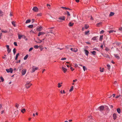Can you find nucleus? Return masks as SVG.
<instances>
[{
    "mask_svg": "<svg viewBox=\"0 0 122 122\" xmlns=\"http://www.w3.org/2000/svg\"><path fill=\"white\" fill-rule=\"evenodd\" d=\"M32 85V84L30 83V82L27 81L25 84V86L27 88H29Z\"/></svg>",
    "mask_w": 122,
    "mask_h": 122,
    "instance_id": "obj_1",
    "label": "nucleus"
},
{
    "mask_svg": "<svg viewBox=\"0 0 122 122\" xmlns=\"http://www.w3.org/2000/svg\"><path fill=\"white\" fill-rule=\"evenodd\" d=\"M104 107L103 106H100L97 109H96V110H99L101 112L102 111L104 110Z\"/></svg>",
    "mask_w": 122,
    "mask_h": 122,
    "instance_id": "obj_2",
    "label": "nucleus"
},
{
    "mask_svg": "<svg viewBox=\"0 0 122 122\" xmlns=\"http://www.w3.org/2000/svg\"><path fill=\"white\" fill-rule=\"evenodd\" d=\"M32 70L31 72V73H33L36 70L38 69V67H37L36 66H33L32 67Z\"/></svg>",
    "mask_w": 122,
    "mask_h": 122,
    "instance_id": "obj_3",
    "label": "nucleus"
},
{
    "mask_svg": "<svg viewBox=\"0 0 122 122\" xmlns=\"http://www.w3.org/2000/svg\"><path fill=\"white\" fill-rule=\"evenodd\" d=\"M6 71L8 73L10 72L11 73H12L13 72V70L12 68H10L9 69H6Z\"/></svg>",
    "mask_w": 122,
    "mask_h": 122,
    "instance_id": "obj_4",
    "label": "nucleus"
},
{
    "mask_svg": "<svg viewBox=\"0 0 122 122\" xmlns=\"http://www.w3.org/2000/svg\"><path fill=\"white\" fill-rule=\"evenodd\" d=\"M65 17V16H61L58 19L60 20L59 21L60 22L61 21V20H64Z\"/></svg>",
    "mask_w": 122,
    "mask_h": 122,
    "instance_id": "obj_5",
    "label": "nucleus"
},
{
    "mask_svg": "<svg viewBox=\"0 0 122 122\" xmlns=\"http://www.w3.org/2000/svg\"><path fill=\"white\" fill-rule=\"evenodd\" d=\"M32 10L35 12H37L38 11V8L36 6L34 7L32 9Z\"/></svg>",
    "mask_w": 122,
    "mask_h": 122,
    "instance_id": "obj_6",
    "label": "nucleus"
},
{
    "mask_svg": "<svg viewBox=\"0 0 122 122\" xmlns=\"http://www.w3.org/2000/svg\"><path fill=\"white\" fill-rule=\"evenodd\" d=\"M62 69L64 73H66L67 70V69L63 66L62 67Z\"/></svg>",
    "mask_w": 122,
    "mask_h": 122,
    "instance_id": "obj_7",
    "label": "nucleus"
},
{
    "mask_svg": "<svg viewBox=\"0 0 122 122\" xmlns=\"http://www.w3.org/2000/svg\"><path fill=\"white\" fill-rule=\"evenodd\" d=\"M26 70L25 69H24L22 70V74L23 75H24L26 73Z\"/></svg>",
    "mask_w": 122,
    "mask_h": 122,
    "instance_id": "obj_8",
    "label": "nucleus"
},
{
    "mask_svg": "<svg viewBox=\"0 0 122 122\" xmlns=\"http://www.w3.org/2000/svg\"><path fill=\"white\" fill-rule=\"evenodd\" d=\"M113 117L114 120L116 119L117 117V115L115 113H114L113 115Z\"/></svg>",
    "mask_w": 122,
    "mask_h": 122,
    "instance_id": "obj_9",
    "label": "nucleus"
},
{
    "mask_svg": "<svg viewBox=\"0 0 122 122\" xmlns=\"http://www.w3.org/2000/svg\"><path fill=\"white\" fill-rule=\"evenodd\" d=\"M114 55L115 57L117 59H119L120 58V57L119 56H118V54H114Z\"/></svg>",
    "mask_w": 122,
    "mask_h": 122,
    "instance_id": "obj_10",
    "label": "nucleus"
},
{
    "mask_svg": "<svg viewBox=\"0 0 122 122\" xmlns=\"http://www.w3.org/2000/svg\"><path fill=\"white\" fill-rule=\"evenodd\" d=\"M45 34V33L43 32H40L39 33L38 36H40V35H44Z\"/></svg>",
    "mask_w": 122,
    "mask_h": 122,
    "instance_id": "obj_11",
    "label": "nucleus"
},
{
    "mask_svg": "<svg viewBox=\"0 0 122 122\" xmlns=\"http://www.w3.org/2000/svg\"><path fill=\"white\" fill-rule=\"evenodd\" d=\"M84 51L85 52V53L86 55L88 56V54L89 53V51L86 50H84Z\"/></svg>",
    "mask_w": 122,
    "mask_h": 122,
    "instance_id": "obj_12",
    "label": "nucleus"
},
{
    "mask_svg": "<svg viewBox=\"0 0 122 122\" xmlns=\"http://www.w3.org/2000/svg\"><path fill=\"white\" fill-rule=\"evenodd\" d=\"M97 37H98L97 36H95L92 38V40L93 41H97Z\"/></svg>",
    "mask_w": 122,
    "mask_h": 122,
    "instance_id": "obj_13",
    "label": "nucleus"
},
{
    "mask_svg": "<svg viewBox=\"0 0 122 122\" xmlns=\"http://www.w3.org/2000/svg\"><path fill=\"white\" fill-rule=\"evenodd\" d=\"M4 15V12L0 10V16H2Z\"/></svg>",
    "mask_w": 122,
    "mask_h": 122,
    "instance_id": "obj_14",
    "label": "nucleus"
},
{
    "mask_svg": "<svg viewBox=\"0 0 122 122\" xmlns=\"http://www.w3.org/2000/svg\"><path fill=\"white\" fill-rule=\"evenodd\" d=\"M102 22H100L98 23L96 25V26L97 27H99L102 25Z\"/></svg>",
    "mask_w": 122,
    "mask_h": 122,
    "instance_id": "obj_15",
    "label": "nucleus"
},
{
    "mask_svg": "<svg viewBox=\"0 0 122 122\" xmlns=\"http://www.w3.org/2000/svg\"><path fill=\"white\" fill-rule=\"evenodd\" d=\"M114 13L113 12H111L109 15V16H111L113 15L114 14Z\"/></svg>",
    "mask_w": 122,
    "mask_h": 122,
    "instance_id": "obj_16",
    "label": "nucleus"
},
{
    "mask_svg": "<svg viewBox=\"0 0 122 122\" xmlns=\"http://www.w3.org/2000/svg\"><path fill=\"white\" fill-rule=\"evenodd\" d=\"M75 49H74V50H73L72 48H71L70 49V50L71 51H73L75 52H76L78 50L77 49H76V50H75Z\"/></svg>",
    "mask_w": 122,
    "mask_h": 122,
    "instance_id": "obj_17",
    "label": "nucleus"
},
{
    "mask_svg": "<svg viewBox=\"0 0 122 122\" xmlns=\"http://www.w3.org/2000/svg\"><path fill=\"white\" fill-rule=\"evenodd\" d=\"M117 111L118 113H121V110L120 108H118L117 109Z\"/></svg>",
    "mask_w": 122,
    "mask_h": 122,
    "instance_id": "obj_18",
    "label": "nucleus"
},
{
    "mask_svg": "<svg viewBox=\"0 0 122 122\" xmlns=\"http://www.w3.org/2000/svg\"><path fill=\"white\" fill-rule=\"evenodd\" d=\"M61 8L63 9H65L66 10H71V9L68 8H66V7H61Z\"/></svg>",
    "mask_w": 122,
    "mask_h": 122,
    "instance_id": "obj_19",
    "label": "nucleus"
},
{
    "mask_svg": "<svg viewBox=\"0 0 122 122\" xmlns=\"http://www.w3.org/2000/svg\"><path fill=\"white\" fill-rule=\"evenodd\" d=\"M19 54V53H18L16 55L15 57V60H17Z\"/></svg>",
    "mask_w": 122,
    "mask_h": 122,
    "instance_id": "obj_20",
    "label": "nucleus"
},
{
    "mask_svg": "<svg viewBox=\"0 0 122 122\" xmlns=\"http://www.w3.org/2000/svg\"><path fill=\"white\" fill-rule=\"evenodd\" d=\"M12 24L14 27H15L16 26L15 23V22L14 21H12L11 22Z\"/></svg>",
    "mask_w": 122,
    "mask_h": 122,
    "instance_id": "obj_21",
    "label": "nucleus"
},
{
    "mask_svg": "<svg viewBox=\"0 0 122 122\" xmlns=\"http://www.w3.org/2000/svg\"><path fill=\"white\" fill-rule=\"evenodd\" d=\"M42 28L41 26L39 27L38 28V31H41L42 30Z\"/></svg>",
    "mask_w": 122,
    "mask_h": 122,
    "instance_id": "obj_22",
    "label": "nucleus"
},
{
    "mask_svg": "<svg viewBox=\"0 0 122 122\" xmlns=\"http://www.w3.org/2000/svg\"><path fill=\"white\" fill-rule=\"evenodd\" d=\"M23 35H18V39H20L21 38L23 37Z\"/></svg>",
    "mask_w": 122,
    "mask_h": 122,
    "instance_id": "obj_23",
    "label": "nucleus"
},
{
    "mask_svg": "<svg viewBox=\"0 0 122 122\" xmlns=\"http://www.w3.org/2000/svg\"><path fill=\"white\" fill-rule=\"evenodd\" d=\"M91 52L92 53L93 55H95L96 54V51H91Z\"/></svg>",
    "mask_w": 122,
    "mask_h": 122,
    "instance_id": "obj_24",
    "label": "nucleus"
},
{
    "mask_svg": "<svg viewBox=\"0 0 122 122\" xmlns=\"http://www.w3.org/2000/svg\"><path fill=\"white\" fill-rule=\"evenodd\" d=\"M74 88V87L73 86H71L70 89L69 90V91L70 92H71L72 91L73 89Z\"/></svg>",
    "mask_w": 122,
    "mask_h": 122,
    "instance_id": "obj_25",
    "label": "nucleus"
},
{
    "mask_svg": "<svg viewBox=\"0 0 122 122\" xmlns=\"http://www.w3.org/2000/svg\"><path fill=\"white\" fill-rule=\"evenodd\" d=\"M30 19L27 20L26 21L25 23L27 24L29 23L30 22Z\"/></svg>",
    "mask_w": 122,
    "mask_h": 122,
    "instance_id": "obj_26",
    "label": "nucleus"
},
{
    "mask_svg": "<svg viewBox=\"0 0 122 122\" xmlns=\"http://www.w3.org/2000/svg\"><path fill=\"white\" fill-rule=\"evenodd\" d=\"M74 24V23H72L71 22H70L69 23V25L70 26H71L73 25Z\"/></svg>",
    "mask_w": 122,
    "mask_h": 122,
    "instance_id": "obj_27",
    "label": "nucleus"
},
{
    "mask_svg": "<svg viewBox=\"0 0 122 122\" xmlns=\"http://www.w3.org/2000/svg\"><path fill=\"white\" fill-rule=\"evenodd\" d=\"M28 55H26L24 57V59L25 60L28 57Z\"/></svg>",
    "mask_w": 122,
    "mask_h": 122,
    "instance_id": "obj_28",
    "label": "nucleus"
},
{
    "mask_svg": "<svg viewBox=\"0 0 122 122\" xmlns=\"http://www.w3.org/2000/svg\"><path fill=\"white\" fill-rule=\"evenodd\" d=\"M62 83H58V88H60V87H61V86H62L61 85V84H62Z\"/></svg>",
    "mask_w": 122,
    "mask_h": 122,
    "instance_id": "obj_29",
    "label": "nucleus"
},
{
    "mask_svg": "<svg viewBox=\"0 0 122 122\" xmlns=\"http://www.w3.org/2000/svg\"><path fill=\"white\" fill-rule=\"evenodd\" d=\"M42 13H40L38 14L37 15V16L38 17L39 16H41L42 15Z\"/></svg>",
    "mask_w": 122,
    "mask_h": 122,
    "instance_id": "obj_30",
    "label": "nucleus"
},
{
    "mask_svg": "<svg viewBox=\"0 0 122 122\" xmlns=\"http://www.w3.org/2000/svg\"><path fill=\"white\" fill-rule=\"evenodd\" d=\"M109 33H112L113 32H116V31H114L113 30H111L108 31Z\"/></svg>",
    "mask_w": 122,
    "mask_h": 122,
    "instance_id": "obj_31",
    "label": "nucleus"
},
{
    "mask_svg": "<svg viewBox=\"0 0 122 122\" xmlns=\"http://www.w3.org/2000/svg\"><path fill=\"white\" fill-rule=\"evenodd\" d=\"M25 111V108L22 109L21 110V112L23 113H24Z\"/></svg>",
    "mask_w": 122,
    "mask_h": 122,
    "instance_id": "obj_32",
    "label": "nucleus"
},
{
    "mask_svg": "<svg viewBox=\"0 0 122 122\" xmlns=\"http://www.w3.org/2000/svg\"><path fill=\"white\" fill-rule=\"evenodd\" d=\"M22 38H23L26 41H27V39L26 38V37L24 35H23Z\"/></svg>",
    "mask_w": 122,
    "mask_h": 122,
    "instance_id": "obj_33",
    "label": "nucleus"
},
{
    "mask_svg": "<svg viewBox=\"0 0 122 122\" xmlns=\"http://www.w3.org/2000/svg\"><path fill=\"white\" fill-rule=\"evenodd\" d=\"M89 26L87 25H86L85 26V27L86 29H87L89 27Z\"/></svg>",
    "mask_w": 122,
    "mask_h": 122,
    "instance_id": "obj_34",
    "label": "nucleus"
},
{
    "mask_svg": "<svg viewBox=\"0 0 122 122\" xmlns=\"http://www.w3.org/2000/svg\"><path fill=\"white\" fill-rule=\"evenodd\" d=\"M83 68L84 71H85L86 70H87L86 67L85 66H83Z\"/></svg>",
    "mask_w": 122,
    "mask_h": 122,
    "instance_id": "obj_35",
    "label": "nucleus"
},
{
    "mask_svg": "<svg viewBox=\"0 0 122 122\" xmlns=\"http://www.w3.org/2000/svg\"><path fill=\"white\" fill-rule=\"evenodd\" d=\"M33 27V25H30L28 26V27L29 28H32Z\"/></svg>",
    "mask_w": 122,
    "mask_h": 122,
    "instance_id": "obj_36",
    "label": "nucleus"
},
{
    "mask_svg": "<svg viewBox=\"0 0 122 122\" xmlns=\"http://www.w3.org/2000/svg\"><path fill=\"white\" fill-rule=\"evenodd\" d=\"M60 92L61 94H62L63 93L64 94L66 93V92H65L64 90H63V91L62 90H61L60 91Z\"/></svg>",
    "mask_w": 122,
    "mask_h": 122,
    "instance_id": "obj_37",
    "label": "nucleus"
},
{
    "mask_svg": "<svg viewBox=\"0 0 122 122\" xmlns=\"http://www.w3.org/2000/svg\"><path fill=\"white\" fill-rule=\"evenodd\" d=\"M13 51L14 53V54H15L16 52V49L15 48H14L13 49Z\"/></svg>",
    "mask_w": 122,
    "mask_h": 122,
    "instance_id": "obj_38",
    "label": "nucleus"
},
{
    "mask_svg": "<svg viewBox=\"0 0 122 122\" xmlns=\"http://www.w3.org/2000/svg\"><path fill=\"white\" fill-rule=\"evenodd\" d=\"M107 66L108 67V70H109L110 69V65H109L107 64Z\"/></svg>",
    "mask_w": 122,
    "mask_h": 122,
    "instance_id": "obj_39",
    "label": "nucleus"
},
{
    "mask_svg": "<svg viewBox=\"0 0 122 122\" xmlns=\"http://www.w3.org/2000/svg\"><path fill=\"white\" fill-rule=\"evenodd\" d=\"M89 31H86L85 32V35H87L89 33Z\"/></svg>",
    "mask_w": 122,
    "mask_h": 122,
    "instance_id": "obj_40",
    "label": "nucleus"
},
{
    "mask_svg": "<svg viewBox=\"0 0 122 122\" xmlns=\"http://www.w3.org/2000/svg\"><path fill=\"white\" fill-rule=\"evenodd\" d=\"M103 36H100V41H101L103 39Z\"/></svg>",
    "mask_w": 122,
    "mask_h": 122,
    "instance_id": "obj_41",
    "label": "nucleus"
},
{
    "mask_svg": "<svg viewBox=\"0 0 122 122\" xmlns=\"http://www.w3.org/2000/svg\"><path fill=\"white\" fill-rule=\"evenodd\" d=\"M34 47L35 49H38L39 47V46L37 45H35L34 46Z\"/></svg>",
    "mask_w": 122,
    "mask_h": 122,
    "instance_id": "obj_42",
    "label": "nucleus"
},
{
    "mask_svg": "<svg viewBox=\"0 0 122 122\" xmlns=\"http://www.w3.org/2000/svg\"><path fill=\"white\" fill-rule=\"evenodd\" d=\"M7 49V51L8 53H10L11 51V49H10L9 48L8 49Z\"/></svg>",
    "mask_w": 122,
    "mask_h": 122,
    "instance_id": "obj_43",
    "label": "nucleus"
},
{
    "mask_svg": "<svg viewBox=\"0 0 122 122\" xmlns=\"http://www.w3.org/2000/svg\"><path fill=\"white\" fill-rule=\"evenodd\" d=\"M1 31L3 33H6L7 32V31L6 30H2Z\"/></svg>",
    "mask_w": 122,
    "mask_h": 122,
    "instance_id": "obj_44",
    "label": "nucleus"
},
{
    "mask_svg": "<svg viewBox=\"0 0 122 122\" xmlns=\"http://www.w3.org/2000/svg\"><path fill=\"white\" fill-rule=\"evenodd\" d=\"M0 79L1 80V81L2 82H3L4 81V79L2 77H0Z\"/></svg>",
    "mask_w": 122,
    "mask_h": 122,
    "instance_id": "obj_45",
    "label": "nucleus"
},
{
    "mask_svg": "<svg viewBox=\"0 0 122 122\" xmlns=\"http://www.w3.org/2000/svg\"><path fill=\"white\" fill-rule=\"evenodd\" d=\"M100 71L101 72H103V71H103V69H104L103 68L102 69H101V68H100Z\"/></svg>",
    "mask_w": 122,
    "mask_h": 122,
    "instance_id": "obj_46",
    "label": "nucleus"
},
{
    "mask_svg": "<svg viewBox=\"0 0 122 122\" xmlns=\"http://www.w3.org/2000/svg\"><path fill=\"white\" fill-rule=\"evenodd\" d=\"M114 84L115 86H116L117 85V82L116 81H115L114 82Z\"/></svg>",
    "mask_w": 122,
    "mask_h": 122,
    "instance_id": "obj_47",
    "label": "nucleus"
},
{
    "mask_svg": "<svg viewBox=\"0 0 122 122\" xmlns=\"http://www.w3.org/2000/svg\"><path fill=\"white\" fill-rule=\"evenodd\" d=\"M33 47H31L29 49V51H32L33 50Z\"/></svg>",
    "mask_w": 122,
    "mask_h": 122,
    "instance_id": "obj_48",
    "label": "nucleus"
},
{
    "mask_svg": "<svg viewBox=\"0 0 122 122\" xmlns=\"http://www.w3.org/2000/svg\"><path fill=\"white\" fill-rule=\"evenodd\" d=\"M104 32V31L103 30H102L100 32V34H102Z\"/></svg>",
    "mask_w": 122,
    "mask_h": 122,
    "instance_id": "obj_49",
    "label": "nucleus"
},
{
    "mask_svg": "<svg viewBox=\"0 0 122 122\" xmlns=\"http://www.w3.org/2000/svg\"><path fill=\"white\" fill-rule=\"evenodd\" d=\"M67 15L68 16H70V14L69 13V12L67 11Z\"/></svg>",
    "mask_w": 122,
    "mask_h": 122,
    "instance_id": "obj_50",
    "label": "nucleus"
},
{
    "mask_svg": "<svg viewBox=\"0 0 122 122\" xmlns=\"http://www.w3.org/2000/svg\"><path fill=\"white\" fill-rule=\"evenodd\" d=\"M14 44L15 46H17V43L16 42H14Z\"/></svg>",
    "mask_w": 122,
    "mask_h": 122,
    "instance_id": "obj_51",
    "label": "nucleus"
},
{
    "mask_svg": "<svg viewBox=\"0 0 122 122\" xmlns=\"http://www.w3.org/2000/svg\"><path fill=\"white\" fill-rule=\"evenodd\" d=\"M120 96V95H117V96L116 97V98H118V97H119Z\"/></svg>",
    "mask_w": 122,
    "mask_h": 122,
    "instance_id": "obj_52",
    "label": "nucleus"
},
{
    "mask_svg": "<svg viewBox=\"0 0 122 122\" xmlns=\"http://www.w3.org/2000/svg\"><path fill=\"white\" fill-rule=\"evenodd\" d=\"M104 56L105 57H109V56L107 55H104Z\"/></svg>",
    "mask_w": 122,
    "mask_h": 122,
    "instance_id": "obj_53",
    "label": "nucleus"
},
{
    "mask_svg": "<svg viewBox=\"0 0 122 122\" xmlns=\"http://www.w3.org/2000/svg\"><path fill=\"white\" fill-rule=\"evenodd\" d=\"M19 106V104H16V105L15 106L16 107H17V108H18V107Z\"/></svg>",
    "mask_w": 122,
    "mask_h": 122,
    "instance_id": "obj_54",
    "label": "nucleus"
},
{
    "mask_svg": "<svg viewBox=\"0 0 122 122\" xmlns=\"http://www.w3.org/2000/svg\"><path fill=\"white\" fill-rule=\"evenodd\" d=\"M66 58H61V60H66Z\"/></svg>",
    "mask_w": 122,
    "mask_h": 122,
    "instance_id": "obj_55",
    "label": "nucleus"
},
{
    "mask_svg": "<svg viewBox=\"0 0 122 122\" xmlns=\"http://www.w3.org/2000/svg\"><path fill=\"white\" fill-rule=\"evenodd\" d=\"M42 42V41H41V40H40L39 41L36 42H37L38 43H41Z\"/></svg>",
    "mask_w": 122,
    "mask_h": 122,
    "instance_id": "obj_56",
    "label": "nucleus"
},
{
    "mask_svg": "<svg viewBox=\"0 0 122 122\" xmlns=\"http://www.w3.org/2000/svg\"><path fill=\"white\" fill-rule=\"evenodd\" d=\"M12 15V14L11 12H10V16H11Z\"/></svg>",
    "mask_w": 122,
    "mask_h": 122,
    "instance_id": "obj_57",
    "label": "nucleus"
},
{
    "mask_svg": "<svg viewBox=\"0 0 122 122\" xmlns=\"http://www.w3.org/2000/svg\"><path fill=\"white\" fill-rule=\"evenodd\" d=\"M6 46L7 49H8L9 48V46L8 45H6Z\"/></svg>",
    "mask_w": 122,
    "mask_h": 122,
    "instance_id": "obj_58",
    "label": "nucleus"
},
{
    "mask_svg": "<svg viewBox=\"0 0 122 122\" xmlns=\"http://www.w3.org/2000/svg\"><path fill=\"white\" fill-rule=\"evenodd\" d=\"M119 30L120 31H122V27L121 28H119Z\"/></svg>",
    "mask_w": 122,
    "mask_h": 122,
    "instance_id": "obj_59",
    "label": "nucleus"
},
{
    "mask_svg": "<svg viewBox=\"0 0 122 122\" xmlns=\"http://www.w3.org/2000/svg\"><path fill=\"white\" fill-rule=\"evenodd\" d=\"M66 49H69V47L68 46L66 47Z\"/></svg>",
    "mask_w": 122,
    "mask_h": 122,
    "instance_id": "obj_60",
    "label": "nucleus"
},
{
    "mask_svg": "<svg viewBox=\"0 0 122 122\" xmlns=\"http://www.w3.org/2000/svg\"><path fill=\"white\" fill-rule=\"evenodd\" d=\"M70 69L72 71H73L74 70V69H73V67H71L70 68Z\"/></svg>",
    "mask_w": 122,
    "mask_h": 122,
    "instance_id": "obj_61",
    "label": "nucleus"
},
{
    "mask_svg": "<svg viewBox=\"0 0 122 122\" xmlns=\"http://www.w3.org/2000/svg\"><path fill=\"white\" fill-rule=\"evenodd\" d=\"M90 19L92 20H93V18H92V17L91 16Z\"/></svg>",
    "mask_w": 122,
    "mask_h": 122,
    "instance_id": "obj_62",
    "label": "nucleus"
},
{
    "mask_svg": "<svg viewBox=\"0 0 122 122\" xmlns=\"http://www.w3.org/2000/svg\"><path fill=\"white\" fill-rule=\"evenodd\" d=\"M79 0H76V1L77 3L79 2Z\"/></svg>",
    "mask_w": 122,
    "mask_h": 122,
    "instance_id": "obj_63",
    "label": "nucleus"
},
{
    "mask_svg": "<svg viewBox=\"0 0 122 122\" xmlns=\"http://www.w3.org/2000/svg\"><path fill=\"white\" fill-rule=\"evenodd\" d=\"M77 81V79H76L75 80H73V82H74Z\"/></svg>",
    "mask_w": 122,
    "mask_h": 122,
    "instance_id": "obj_64",
    "label": "nucleus"
}]
</instances>
